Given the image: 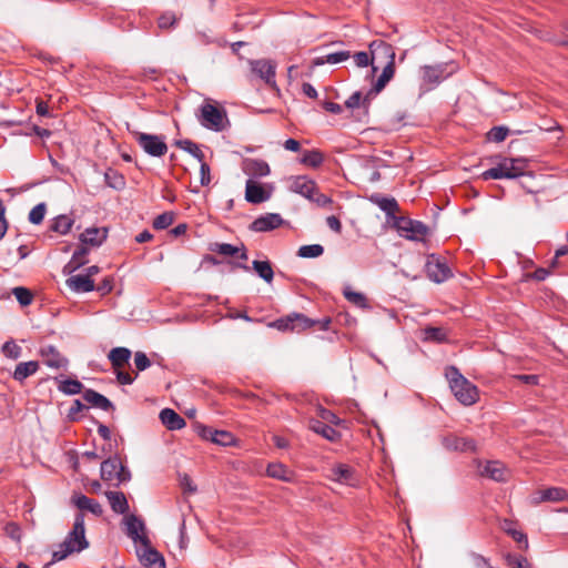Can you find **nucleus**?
Listing matches in <instances>:
<instances>
[{
    "instance_id": "obj_1",
    "label": "nucleus",
    "mask_w": 568,
    "mask_h": 568,
    "mask_svg": "<svg viewBox=\"0 0 568 568\" xmlns=\"http://www.w3.org/2000/svg\"><path fill=\"white\" fill-rule=\"evenodd\" d=\"M89 547L85 538V526L83 513H78L71 531L52 554V561H61L72 552H80Z\"/></svg>"
},
{
    "instance_id": "obj_2",
    "label": "nucleus",
    "mask_w": 568,
    "mask_h": 568,
    "mask_svg": "<svg viewBox=\"0 0 568 568\" xmlns=\"http://www.w3.org/2000/svg\"><path fill=\"white\" fill-rule=\"evenodd\" d=\"M446 378L456 399L463 405L470 406L478 399L477 387L466 379L455 366L446 368Z\"/></svg>"
},
{
    "instance_id": "obj_3",
    "label": "nucleus",
    "mask_w": 568,
    "mask_h": 568,
    "mask_svg": "<svg viewBox=\"0 0 568 568\" xmlns=\"http://www.w3.org/2000/svg\"><path fill=\"white\" fill-rule=\"evenodd\" d=\"M420 90L427 92L436 88L442 81L455 72L453 63H438L424 65L422 69Z\"/></svg>"
},
{
    "instance_id": "obj_4",
    "label": "nucleus",
    "mask_w": 568,
    "mask_h": 568,
    "mask_svg": "<svg viewBox=\"0 0 568 568\" xmlns=\"http://www.w3.org/2000/svg\"><path fill=\"white\" fill-rule=\"evenodd\" d=\"M524 162L519 159H504L496 166L483 172L484 180L516 179L524 174Z\"/></svg>"
},
{
    "instance_id": "obj_5",
    "label": "nucleus",
    "mask_w": 568,
    "mask_h": 568,
    "mask_svg": "<svg viewBox=\"0 0 568 568\" xmlns=\"http://www.w3.org/2000/svg\"><path fill=\"white\" fill-rule=\"evenodd\" d=\"M201 114L199 116L200 123L212 131H223L227 123V115L225 110L216 105L205 102L201 105Z\"/></svg>"
},
{
    "instance_id": "obj_6",
    "label": "nucleus",
    "mask_w": 568,
    "mask_h": 568,
    "mask_svg": "<svg viewBox=\"0 0 568 568\" xmlns=\"http://www.w3.org/2000/svg\"><path fill=\"white\" fill-rule=\"evenodd\" d=\"M393 225L400 236L410 241H423L429 231L423 222L405 216L394 217Z\"/></svg>"
},
{
    "instance_id": "obj_7",
    "label": "nucleus",
    "mask_w": 568,
    "mask_h": 568,
    "mask_svg": "<svg viewBox=\"0 0 568 568\" xmlns=\"http://www.w3.org/2000/svg\"><path fill=\"white\" fill-rule=\"evenodd\" d=\"M374 48L381 50L383 54L389 59L387 64L384 67L382 74L378 77L377 81L374 84L375 92H379L385 88L386 83L394 77L395 52L390 44H387L383 41H373L369 44V49L374 50Z\"/></svg>"
},
{
    "instance_id": "obj_8",
    "label": "nucleus",
    "mask_w": 568,
    "mask_h": 568,
    "mask_svg": "<svg viewBox=\"0 0 568 568\" xmlns=\"http://www.w3.org/2000/svg\"><path fill=\"white\" fill-rule=\"evenodd\" d=\"M132 134L146 154L159 158L166 153L168 145L162 136L139 131H134Z\"/></svg>"
},
{
    "instance_id": "obj_9",
    "label": "nucleus",
    "mask_w": 568,
    "mask_h": 568,
    "mask_svg": "<svg viewBox=\"0 0 568 568\" xmlns=\"http://www.w3.org/2000/svg\"><path fill=\"white\" fill-rule=\"evenodd\" d=\"M101 478L103 480H118L125 483L131 479L130 470L118 456L110 457L101 464Z\"/></svg>"
},
{
    "instance_id": "obj_10",
    "label": "nucleus",
    "mask_w": 568,
    "mask_h": 568,
    "mask_svg": "<svg viewBox=\"0 0 568 568\" xmlns=\"http://www.w3.org/2000/svg\"><path fill=\"white\" fill-rule=\"evenodd\" d=\"M477 468L480 476L495 481L504 483L510 477L509 469L499 460H487L485 463L478 462Z\"/></svg>"
},
{
    "instance_id": "obj_11",
    "label": "nucleus",
    "mask_w": 568,
    "mask_h": 568,
    "mask_svg": "<svg viewBox=\"0 0 568 568\" xmlns=\"http://www.w3.org/2000/svg\"><path fill=\"white\" fill-rule=\"evenodd\" d=\"M426 273L435 283H443L453 275L446 262L435 254L427 257Z\"/></svg>"
},
{
    "instance_id": "obj_12",
    "label": "nucleus",
    "mask_w": 568,
    "mask_h": 568,
    "mask_svg": "<svg viewBox=\"0 0 568 568\" xmlns=\"http://www.w3.org/2000/svg\"><path fill=\"white\" fill-rule=\"evenodd\" d=\"M125 534L135 544L148 546L149 538L145 535V525L142 519L135 515H129L124 518Z\"/></svg>"
},
{
    "instance_id": "obj_13",
    "label": "nucleus",
    "mask_w": 568,
    "mask_h": 568,
    "mask_svg": "<svg viewBox=\"0 0 568 568\" xmlns=\"http://www.w3.org/2000/svg\"><path fill=\"white\" fill-rule=\"evenodd\" d=\"M316 321L306 317L303 314H293L285 318L275 321L272 325L280 331H303L314 326Z\"/></svg>"
},
{
    "instance_id": "obj_14",
    "label": "nucleus",
    "mask_w": 568,
    "mask_h": 568,
    "mask_svg": "<svg viewBox=\"0 0 568 568\" xmlns=\"http://www.w3.org/2000/svg\"><path fill=\"white\" fill-rule=\"evenodd\" d=\"M248 64L251 71L256 74L261 80L271 87H276L275 82V70L276 65L274 62L267 59L250 60Z\"/></svg>"
},
{
    "instance_id": "obj_15",
    "label": "nucleus",
    "mask_w": 568,
    "mask_h": 568,
    "mask_svg": "<svg viewBox=\"0 0 568 568\" xmlns=\"http://www.w3.org/2000/svg\"><path fill=\"white\" fill-rule=\"evenodd\" d=\"M196 432L203 439L211 440L220 446H231L235 443L234 435L226 430H219L209 426L197 425Z\"/></svg>"
},
{
    "instance_id": "obj_16",
    "label": "nucleus",
    "mask_w": 568,
    "mask_h": 568,
    "mask_svg": "<svg viewBox=\"0 0 568 568\" xmlns=\"http://www.w3.org/2000/svg\"><path fill=\"white\" fill-rule=\"evenodd\" d=\"M284 223L285 221L278 213H266L256 217L248 229L253 232H270L278 229Z\"/></svg>"
},
{
    "instance_id": "obj_17",
    "label": "nucleus",
    "mask_w": 568,
    "mask_h": 568,
    "mask_svg": "<svg viewBox=\"0 0 568 568\" xmlns=\"http://www.w3.org/2000/svg\"><path fill=\"white\" fill-rule=\"evenodd\" d=\"M272 196V190H266L262 184L248 179L245 184V200L252 204L266 202Z\"/></svg>"
},
{
    "instance_id": "obj_18",
    "label": "nucleus",
    "mask_w": 568,
    "mask_h": 568,
    "mask_svg": "<svg viewBox=\"0 0 568 568\" xmlns=\"http://www.w3.org/2000/svg\"><path fill=\"white\" fill-rule=\"evenodd\" d=\"M443 446L447 450L455 452H476L477 446L474 439L467 437H458L456 435H448L442 439Z\"/></svg>"
},
{
    "instance_id": "obj_19",
    "label": "nucleus",
    "mask_w": 568,
    "mask_h": 568,
    "mask_svg": "<svg viewBox=\"0 0 568 568\" xmlns=\"http://www.w3.org/2000/svg\"><path fill=\"white\" fill-rule=\"evenodd\" d=\"M328 478L343 484L353 486L356 483V476L354 469L346 464H337L333 466L329 470Z\"/></svg>"
},
{
    "instance_id": "obj_20",
    "label": "nucleus",
    "mask_w": 568,
    "mask_h": 568,
    "mask_svg": "<svg viewBox=\"0 0 568 568\" xmlns=\"http://www.w3.org/2000/svg\"><path fill=\"white\" fill-rule=\"evenodd\" d=\"M40 356L42 357L43 363L52 368H62L68 364L67 358H64L52 345L41 347Z\"/></svg>"
},
{
    "instance_id": "obj_21",
    "label": "nucleus",
    "mask_w": 568,
    "mask_h": 568,
    "mask_svg": "<svg viewBox=\"0 0 568 568\" xmlns=\"http://www.w3.org/2000/svg\"><path fill=\"white\" fill-rule=\"evenodd\" d=\"M243 172L251 178H264L271 173V169L264 160L246 159L243 162Z\"/></svg>"
},
{
    "instance_id": "obj_22",
    "label": "nucleus",
    "mask_w": 568,
    "mask_h": 568,
    "mask_svg": "<svg viewBox=\"0 0 568 568\" xmlns=\"http://www.w3.org/2000/svg\"><path fill=\"white\" fill-rule=\"evenodd\" d=\"M141 562L148 568H165V561L163 556L150 546H143L141 552H139Z\"/></svg>"
},
{
    "instance_id": "obj_23",
    "label": "nucleus",
    "mask_w": 568,
    "mask_h": 568,
    "mask_svg": "<svg viewBox=\"0 0 568 568\" xmlns=\"http://www.w3.org/2000/svg\"><path fill=\"white\" fill-rule=\"evenodd\" d=\"M108 230L105 227H89L80 234V241L83 245L98 247L106 240Z\"/></svg>"
},
{
    "instance_id": "obj_24",
    "label": "nucleus",
    "mask_w": 568,
    "mask_h": 568,
    "mask_svg": "<svg viewBox=\"0 0 568 568\" xmlns=\"http://www.w3.org/2000/svg\"><path fill=\"white\" fill-rule=\"evenodd\" d=\"M290 190L310 200L313 199V194L316 191V184L306 176H296L292 179Z\"/></svg>"
},
{
    "instance_id": "obj_25",
    "label": "nucleus",
    "mask_w": 568,
    "mask_h": 568,
    "mask_svg": "<svg viewBox=\"0 0 568 568\" xmlns=\"http://www.w3.org/2000/svg\"><path fill=\"white\" fill-rule=\"evenodd\" d=\"M65 284L74 293H88L95 288L93 280L85 274L72 275L65 281Z\"/></svg>"
},
{
    "instance_id": "obj_26",
    "label": "nucleus",
    "mask_w": 568,
    "mask_h": 568,
    "mask_svg": "<svg viewBox=\"0 0 568 568\" xmlns=\"http://www.w3.org/2000/svg\"><path fill=\"white\" fill-rule=\"evenodd\" d=\"M568 498V493L560 487H550L544 490L537 491L532 496V501L535 504L542 501H561Z\"/></svg>"
},
{
    "instance_id": "obj_27",
    "label": "nucleus",
    "mask_w": 568,
    "mask_h": 568,
    "mask_svg": "<svg viewBox=\"0 0 568 568\" xmlns=\"http://www.w3.org/2000/svg\"><path fill=\"white\" fill-rule=\"evenodd\" d=\"M83 399L93 407L100 408L104 412L114 409V406L109 398L93 389H85L83 392Z\"/></svg>"
},
{
    "instance_id": "obj_28",
    "label": "nucleus",
    "mask_w": 568,
    "mask_h": 568,
    "mask_svg": "<svg viewBox=\"0 0 568 568\" xmlns=\"http://www.w3.org/2000/svg\"><path fill=\"white\" fill-rule=\"evenodd\" d=\"M72 501L77 508L81 510L80 513L87 510L98 517L103 514L101 504L85 495H75L73 496Z\"/></svg>"
},
{
    "instance_id": "obj_29",
    "label": "nucleus",
    "mask_w": 568,
    "mask_h": 568,
    "mask_svg": "<svg viewBox=\"0 0 568 568\" xmlns=\"http://www.w3.org/2000/svg\"><path fill=\"white\" fill-rule=\"evenodd\" d=\"M160 420L170 430L182 429L185 426V420L171 408H164L160 412Z\"/></svg>"
},
{
    "instance_id": "obj_30",
    "label": "nucleus",
    "mask_w": 568,
    "mask_h": 568,
    "mask_svg": "<svg viewBox=\"0 0 568 568\" xmlns=\"http://www.w3.org/2000/svg\"><path fill=\"white\" fill-rule=\"evenodd\" d=\"M308 427L329 442H336L341 437L336 429L320 419H310Z\"/></svg>"
},
{
    "instance_id": "obj_31",
    "label": "nucleus",
    "mask_w": 568,
    "mask_h": 568,
    "mask_svg": "<svg viewBox=\"0 0 568 568\" xmlns=\"http://www.w3.org/2000/svg\"><path fill=\"white\" fill-rule=\"evenodd\" d=\"M351 58V52L347 50L329 52L325 55L317 57L312 61V67H321L325 63L337 64Z\"/></svg>"
},
{
    "instance_id": "obj_32",
    "label": "nucleus",
    "mask_w": 568,
    "mask_h": 568,
    "mask_svg": "<svg viewBox=\"0 0 568 568\" xmlns=\"http://www.w3.org/2000/svg\"><path fill=\"white\" fill-rule=\"evenodd\" d=\"M105 496L109 500L111 509L116 514H126L129 511V504L125 495L122 491H106Z\"/></svg>"
},
{
    "instance_id": "obj_33",
    "label": "nucleus",
    "mask_w": 568,
    "mask_h": 568,
    "mask_svg": "<svg viewBox=\"0 0 568 568\" xmlns=\"http://www.w3.org/2000/svg\"><path fill=\"white\" fill-rule=\"evenodd\" d=\"M371 201L385 212L387 216L396 217L395 213L399 210V206L394 197H384L376 194L371 196Z\"/></svg>"
},
{
    "instance_id": "obj_34",
    "label": "nucleus",
    "mask_w": 568,
    "mask_h": 568,
    "mask_svg": "<svg viewBox=\"0 0 568 568\" xmlns=\"http://www.w3.org/2000/svg\"><path fill=\"white\" fill-rule=\"evenodd\" d=\"M131 354V351L126 347H114L108 354V358L111 362L113 368L119 369L129 363Z\"/></svg>"
},
{
    "instance_id": "obj_35",
    "label": "nucleus",
    "mask_w": 568,
    "mask_h": 568,
    "mask_svg": "<svg viewBox=\"0 0 568 568\" xmlns=\"http://www.w3.org/2000/svg\"><path fill=\"white\" fill-rule=\"evenodd\" d=\"M89 254V248L85 246L79 247L77 251H74L71 260L65 264L63 272L64 273H72L87 264L88 260L87 256Z\"/></svg>"
},
{
    "instance_id": "obj_36",
    "label": "nucleus",
    "mask_w": 568,
    "mask_h": 568,
    "mask_svg": "<svg viewBox=\"0 0 568 568\" xmlns=\"http://www.w3.org/2000/svg\"><path fill=\"white\" fill-rule=\"evenodd\" d=\"M39 363L37 361H29L19 363L13 372V378L18 382H23L29 376L37 373Z\"/></svg>"
},
{
    "instance_id": "obj_37",
    "label": "nucleus",
    "mask_w": 568,
    "mask_h": 568,
    "mask_svg": "<svg viewBox=\"0 0 568 568\" xmlns=\"http://www.w3.org/2000/svg\"><path fill=\"white\" fill-rule=\"evenodd\" d=\"M371 104V98L369 94H366L365 97L362 95L361 92L356 91L354 92L346 101L345 106L347 109L354 110V109H362L363 113L366 115L368 113Z\"/></svg>"
},
{
    "instance_id": "obj_38",
    "label": "nucleus",
    "mask_w": 568,
    "mask_h": 568,
    "mask_svg": "<svg viewBox=\"0 0 568 568\" xmlns=\"http://www.w3.org/2000/svg\"><path fill=\"white\" fill-rule=\"evenodd\" d=\"M73 224H74L73 219H71L69 215L62 214V215L57 216L53 220V222L51 224V230L61 235H65L71 231Z\"/></svg>"
},
{
    "instance_id": "obj_39",
    "label": "nucleus",
    "mask_w": 568,
    "mask_h": 568,
    "mask_svg": "<svg viewBox=\"0 0 568 568\" xmlns=\"http://www.w3.org/2000/svg\"><path fill=\"white\" fill-rule=\"evenodd\" d=\"M253 270L257 273V275L263 278L266 283H271L274 277V271L268 261H253L252 263Z\"/></svg>"
},
{
    "instance_id": "obj_40",
    "label": "nucleus",
    "mask_w": 568,
    "mask_h": 568,
    "mask_svg": "<svg viewBox=\"0 0 568 568\" xmlns=\"http://www.w3.org/2000/svg\"><path fill=\"white\" fill-rule=\"evenodd\" d=\"M424 341L443 343L447 341V332L443 327L428 326L424 328Z\"/></svg>"
},
{
    "instance_id": "obj_41",
    "label": "nucleus",
    "mask_w": 568,
    "mask_h": 568,
    "mask_svg": "<svg viewBox=\"0 0 568 568\" xmlns=\"http://www.w3.org/2000/svg\"><path fill=\"white\" fill-rule=\"evenodd\" d=\"M266 473L272 478L281 479L284 481H288L291 479L290 470L282 464H270L267 466Z\"/></svg>"
},
{
    "instance_id": "obj_42",
    "label": "nucleus",
    "mask_w": 568,
    "mask_h": 568,
    "mask_svg": "<svg viewBox=\"0 0 568 568\" xmlns=\"http://www.w3.org/2000/svg\"><path fill=\"white\" fill-rule=\"evenodd\" d=\"M324 161L323 154L317 150L305 151L301 162L312 168H318Z\"/></svg>"
},
{
    "instance_id": "obj_43",
    "label": "nucleus",
    "mask_w": 568,
    "mask_h": 568,
    "mask_svg": "<svg viewBox=\"0 0 568 568\" xmlns=\"http://www.w3.org/2000/svg\"><path fill=\"white\" fill-rule=\"evenodd\" d=\"M82 383L77 379H63L59 384V390L67 395H75L81 393Z\"/></svg>"
},
{
    "instance_id": "obj_44",
    "label": "nucleus",
    "mask_w": 568,
    "mask_h": 568,
    "mask_svg": "<svg viewBox=\"0 0 568 568\" xmlns=\"http://www.w3.org/2000/svg\"><path fill=\"white\" fill-rule=\"evenodd\" d=\"M324 253V247L321 244L303 245L298 248L297 255L303 258L318 257Z\"/></svg>"
},
{
    "instance_id": "obj_45",
    "label": "nucleus",
    "mask_w": 568,
    "mask_h": 568,
    "mask_svg": "<svg viewBox=\"0 0 568 568\" xmlns=\"http://www.w3.org/2000/svg\"><path fill=\"white\" fill-rule=\"evenodd\" d=\"M176 144L179 148L193 155L199 162H202V160L204 159V154L200 146L191 140H181L178 141Z\"/></svg>"
},
{
    "instance_id": "obj_46",
    "label": "nucleus",
    "mask_w": 568,
    "mask_h": 568,
    "mask_svg": "<svg viewBox=\"0 0 568 568\" xmlns=\"http://www.w3.org/2000/svg\"><path fill=\"white\" fill-rule=\"evenodd\" d=\"M12 294L22 306H28L32 303L33 295L30 290L18 286L12 290Z\"/></svg>"
},
{
    "instance_id": "obj_47",
    "label": "nucleus",
    "mask_w": 568,
    "mask_h": 568,
    "mask_svg": "<svg viewBox=\"0 0 568 568\" xmlns=\"http://www.w3.org/2000/svg\"><path fill=\"white\" fill-rule=\"evenodd\" d=\"M174 222V213L173 212H164L158 215L153 220V227L155 230H165Z\"/></svg>"
},
{
    "instance_id": "obj_48",
    "label": "nucleus",
    "mask_w": 568,
    "mask_h": 568,
    "mask_svg": "<svg viewBox=\"0 0 568 568\" xmlns=\"http://www.w3.org/2000/svg\"><path fill=\"white\" fill-rule=\"evenodd\" d=\"M2 353L7 358L18 359L22 354V348L13 341H8L2 346Z\"/></svg>"
},
{
    "instance_id": "obj_49",
    "label": "nucleus",
    "mask_w": 568,
    "mask_h": 568,
    "mask_svg": "<svg viewBox=\"0 0 568 568\" xmlns=\"http://www.w3.org/2000/svg\"><path fill=\"white\" fill-rule=\"evenodd\" d=\"M345 298L358 307H366V297L364 294L354 292L349 287L344 290Z\"/></svg>"
},
{
    "instance_id": "obj_50",
    "label": "nucleus",
    "mask_w": 568,
    "mask_h": 568,
    "mask_svg": "<svg viewBox=\"0 0 568 568\" xmlns=\"http://www.w3.org/2000/svg\"><path fill=\"white\" fill-rule=\"evenodd\" d=\"M105 182L110 187L115 190H121L125 185L124 178L114 171L105 173Z\"/></svg>"
},
{
    "instance_id": "obj_51",
    "label": "nucleus",
    "mask_w": 568,
    "mask_h": 568,
    "mask_svg": "<svg viewBox=\"0 0 568 568\" xmlns=\"http://www.w3.org/2000/svg\"><path fill=\"white\" fill-rule=\"evenodd\" d=\"M211 250L224 256H233L240 253V247L230 243H215Z\"/></svg>"
},
{
    "instance_id": "obj_52",
    "label": "nucleus",
    "mask_w": 568,
    "mask_h": 568,
    "mask_svg": "<svg viewBox=\"0 0 568 568\" xmlns=\"http://www.w3.org/2000/svg\"><path fill=\"white\" fill-rule=\"evenodd\" d=\"M45 211L47 207L44 203L37 204L36 206L32 207V210L29 213V221L32 224H40L44 219Z\"/></svg>"
},
{
    "instance_id": "obj_53",
    "label": "nucleus",
    "mask_w": 568,
    "mask_h": 568,
    "mask_svg": "<svg viewBox=\"0 0 568 568\" xmlns=\"http://www.w3.org/2000/svg\"><path fill=\"white\" fill-rule=\"evenodd\" d=\"M508 133H509V130L506 126H494L487 133V138L489 141L499 143V142H503L507 138Z\"/></svg>"
},
{
    "instance_id": "obj_54",
    "label": "nucleus",
    "mask_w": 568,
    "mask_h": 568,
    "mask_svg": "<svg viewBox=\"0 0 568 568\" xmlns=\"http://www.w3.org/2000/svg\"><path fill=\"white\" fill-rule=\"evenodd\" d=\"M506 562L510 568H531L528 560L519 555L508 554L506 556Z\"/></svg>"
},
{
    "instance_id": "obj_55",
    "label": "nucleus",
    "mask_w": 568,
    "mask_h": 568,
    "mask_svg": "<svg viewBox=\"0 0 568 568\" xmlns=\"http://www.w3.org/2000/svg\"><path fill=\"white\" fill-rule=\"evenodd\" d=\"M134 364L138 372H143L151 366V361L143 352H136L134 354Z\"/></svg>"
},
{
    "instance_id": "obj_56",
    "label": "nucleus",
    "mask_w": 568,
    "mask_h": 568,
    "mask_svg": "<svg viewBox=\"0 0 568 568\" xmlns=\"http://www.w3.org/2000/svg\"><path fill=\"white\" fill-rule=\"evenodd\" d=\"M318 417L324 423H331V424H339L341 419L331 410L320 407L318 408Z\"/></svg>"
},
{
    "instance_id": "obj_57",
    "label": "nucleus",
    "mask_w": 568,
    "mask_h": 568,
    "mask_svg": "<svg viewBox=\"0 0 568 568\" xmlns=\"http://www.w3.org/2000/svg\"><path fill=\"white\" fill-rule=\"evenodd\" d=\"M504 529L520 545H523V548L524 549H527L528 548V539H527V536L521 532V531H518L516 529H511V528H506L504 527Z\"/></svg>"
},
{
    "instance_id": "obj_58",
    "label": "nucleus",
    "mask_w": 568,
    "mask_h": 568,
    "mask_svg": "<svg viewBox=\"0 0 568 568\" xmlns=\"http://www.w3.org/2000/svg\"><path fill=\"white\" fill-rule=\"evenodd\" d=\"M176 21V18L171 12H165L159 18V28L161 29H169L171 28Z\"/></svg>"
},
{
    "instance_id": "obj_59",
    "label": "nucleus",
    "mask_w": 568,
    "mask_h": 568,
    "mask_svg": "<svg viewBox=\"0 0 568 568\" xmlns=\"http://www.w3.org/2000/svg\"><path fill=\"white\" fill-rule=\"evenodd\" d=\"M353 59L355 64L359 68L367 67L372 62V59L369 58L368 53L364 51L356 52L353 55Z\"/></svg>"
},
{
    "instance_id": "obj_60",
    "label": "nucleus",
    "mask_w": 568,
    "mask_h": 568,
    "mask_svg": "<svg viewBox=\"0 0 568 568\" xmlns=\"http://www.w3.org/2000/svg\"><path fill=\"white\" fill-rule=\"evenodd\" d=\"M113 288V278L105 277L94 290H97L101 295L109 294Z\"/></svg>"
},
{
    "instance_id": "obj_61",
    "label": "nucleus",
    "mask_w": 568,
    "mask_h": 568,
    "mask_svg": "<svg viewBox=\"0 0 568 568\" xmlns=\"http://www.w3.org/2000/svg\"><path fill=\"white\" fill-rule=\"evenodd\" d=\"M115 371H116V379L121 385H131L138 376V373L135 374V376H131V374L121 371V368L115 369Z\"/></svg>"
},
{
    "instance_id": "obj_62",
    "label": "nucleus",
    "mask_w": 568,
    "mask_h": 568,
    "mask_svg": "<svg viewBox=\"0 0 568 568\" xmlns=\"http://www.w3.org/2000/svg\"><path fill=\"white\" fill-rule=\"evenodd\" d=\"M201 163V168H200V174H201V179H200V182L201 184L204 186V185H207L210 182H211V178H210V166L209 164L204 161V159L202 160Z\"/></svg>"
},
{
    "instance_id": "obj_63",
    "label": "nucleus",
    "mask_w": 568,
    "mask_h": 568,
    "mask_svg": "<svg viewBox=\"0 0 568 568\" xmlns=\"http://www.w3.org/2000/svg\"><path fill=\"white\" fill-rule=\"evenodd\" d=\"M85 408L87 406L83 405L80 399H75L73 400L68 415L70 418L75 419L77 415Z\"/></svg>"
},
{
    "instance_id": "obj_64",
    "label": "nucleus",
    "mask_w": 568,
    "mask_h": 568,
    "mask_svg": "<svg viewBox=\"0 0 568 568\" xmlns=\"http://www.w3.org/2000/svg\"><path fill=\"white\" fill-rule=\"evenodd\" d=\"M181 486L185 493L193 494L196 491V486L193 485L192 479L187 475L181 478Z\"/></svg>"
}]
</instances>
